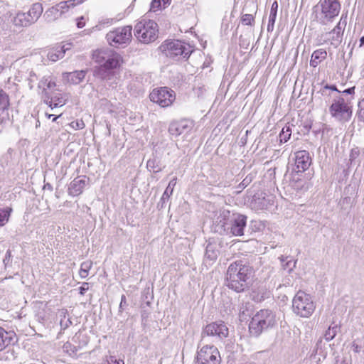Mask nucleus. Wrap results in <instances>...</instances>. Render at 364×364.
Instances as JSON below:
<instances>
[{
    "label": "nucleus",
    "instance_id": "obj_1",
    "mask_svg": "<svg viewBox=\"0 0 364 364\" xmlns=\"http://www.w3.org/2000/svg\"><path fill=\"white\" fill-rule=\"evenodd\" d=\"M252 275L253 268L247 262L237 260L231 263L228 268L226 285L237 293L243 292L248 288Z\"/></svg>",
    "mask_w": 364,
    "mask_h": 364
},
{
    "label": "nucleus",
    "instance_id": "obj_2",
    "mask_svg": "<svg viewBox=\"0 0 364 364\" xmlns=\"http://www.w3.org/2000/svg\"><path fill=\"white\" fill-rule=\"evenodd\" d=\"M276 324L275 314L269 309H261L252 316L249 324V331L252 336L257 337Z\"/></svg>",
    "mask_w": 364,
    "mask_h": 364
},
{
    "label": "nucleus",
    "instance_id": "obj_3",
    "mask_svg": "<svg viewBox=\"0 0 364 364\" xmlns=\"http://www.w3.org/2000/svg\"><path fill=\"white\" fill-rule=\"evenodd\" d=\"M134 33L141 43H150L158 38V24L153 20L142 18L135 25Z\"/></svg>",
    "mask_w": 364,
    "mask_h": 364
},
{
    "label": "nucleus",
    "instance_id": "obj_4",
    "mask_svg": "<svg viewBox=\"0 0 364 364\" xmlns=\"http://www.w3.org/2000/svg\"><path fill=\"white\" fill-rule=\"evenodd\" d=\"M294 314L301 318H309L314 313L316 305L311 296L302 291H299L292 299Z\"/></svg>",
    "mask_w": 364,
    "mask_h": 364
},
{
    "label": "nucleus",
    "instance_id": "obj_5",
    "mask_svg": "<svg viewBox=\"0 0 364 364\" xmlns=\"http://www.w3.org/2000/svg\"><path fill=\"white\" fill-rule=\"evenodd\" d=\"M321 11L316 15L317 21L323 26L331 23L339 14L341 6L338 0H321L316 7Z\"/></svg>",
    "mask_w": 364,
    "mask_h": 364
},
{
    "label": "nucleus",
    "instance_id": "obj_6",
    "mask_svg": "<svg viewBox=\"0 0 364 364\" xmlns=\"http://www.w3.org/2000/svg\"><path fill=\"white\" fill-rule=\"evenodd\" d=\"M160 48L166 56L173 60H179L181 58H188L192 53L189 46H186L178 40L165 42Z\"/></svg>",
    "mask_w": 364,
    "mask_h": 364
},
{
    "label": "nucleus",
    "instance_id": "obj_7",
    "mask_svg": "<svg viewBox=\"0 0 364 364\" xmlns=\"http://www.w3.org/2000/svg\"><path fill=\"white\" fill-rule=\"evenodd\" d=\"M43 6L40 3L33 4L27 12H18L14 18L16 26L27 27L38 21L43 13Z\"/></svg>",
    "mask_w": 364,
    "mask_h": 364
},
{
    "label": "nucleus",
    "instance_id": "obj_8",
    "mask_svg": "<svg viewBox=\"0 0 364 364\" xmlns=\"http://www.w3.org/2000/svg\"><path fill=\"white\" fill-rule=\"evenodd\" d=\"M229 335V329L222 321H215L207 324L202 330L200 344L203 343L206 337H212L214 341H223Z\"/></svg>",
    "mask_w": 364,
    "mask_h": 364
},
{
    "label": "nucleus",
    "instance_id": "obj_9",
    "mask_svg": "<svg viewBox=\"0 0 364 364\" xmlns=\"http://www.w3.org/2000/svg\"><path fill=\"white\" fill-rule=\"evenodd\" d=\"M132 31L130 26L116 28L107 33V41L110 46L116 48L128 44L132 40Z\"/></svg>",
    "mask_w": 364,
    "mask_h": 364
},
{
    "label": "nucleus",
    "instance_id": "obj_10",
    "mask_svg": "<svg viewBox=\"0 0 364 364\" xmlns=\"http://www.w3.org/2000/svg\"><path fill=\"white\" fill-rule=\"evenodd\" d=\"M331 115L339 122H348L352 116V109L342 97L335 98L329 107Z\"/></svg>",
    "mask_w": 364,
    "mask_h": 364
},
{
    "label": "nucleus",
    "instance_id": "obj_11",
    "mask_svg": "<svg viewBox=\"0 0 364 364\" xmlns=\"http://www.w3.org/2000/svg\"><path fill=\"white\" fill-rule=\"evenodd\" d=\"M220 361L219 350L213 345H204L194 360L195 364H220Z\"/></svg>",
    "mask_w": 364,
    "mask_h": 364
},
{
    "label": "nucleus",
    "instance_id": "obj_12",
    "mask_svg": "<svg viewBox=\"0 0 364 364\" xmlns=\"http://www.w3.org/2000/svg\"><path fill=\"white\" fill-rule=\"evenodd\" d=\"M151 101L158 104L161 107H167L172 105L176 100L174 91L166 87L154 89L149 95Z\"/></svg>",
    "mask_w": 364,
    "mask_h": 364
},
{
    "label": "nucleus",
    "instance_id": "obj_13",
    "mask_svg": "<svg viewBox=\"0 0 364 364\" xmlns=\"http://www.w3.org/2000/svg\"><path fill=\"white\" fill-rule=\"evenodd\" d=\"M232 215L228 210H220L219 214L213 224L214 231L220 235L227 233L228 232V226L232 220Z\"/></svg>",
    "mask_w": 364,
    "mask_h": 364
},
{
    "label": "nucleus",
    "instance_id": "obj_14",
    "mask_svg": "<svg viewBox=\"0 0 364 364\" xmlns=\"http://www.w3.org/2000/svg\"><path fill=\"white\" fill-rule=\"evenodd\" d=\"M247 224V217L241 214H232V220L228 226V232L225 235L231 234L234 236H242Z\"/></svg>",
    "mask_w": 364,
    "mask_h": 364
},
{
    "label": "nucleus",
    "instance_id": "obj_15",
    "mask_svg": "<svg viewBox=\"0 0 364 364\" xmlns=\"http://www.w3.org/2000/svg\"><path fill=\"white\" fill-rule=\"evenodd\" d=\"M193 127L194 123L190 119H183L179 121H173L169 125L168 132L172 136L177 137L183 133H188Z\"/></svg>",
    "mask_w": 364,
    "mask_h": 364
},
{
    "label": "nucleus",
    "instance_id": "obj_16",
    "mask_svg": "<svg viewBox=\"0 0 364 364\" xmlns=\"http://www.w3.org/2000/svg\"><path fill=\"white\" fill-rule=\"evenodd\" d=\"M43 102L52 109L55 107H63L66 104L68 97L65 94L60 92H49L45 91V96L42 97Z\"/></svg>",
    "mask_w": 364,
    "mask_h": 364
},
{
    "label": "nucleus",
    "instance_id": "obj_17",
    "mask_svg": "<svg viewBox=\"0 0 364 364\" xmlns=\"http://www.w3.org/2000/svg\"><path fill=\"white\" fill-rule=\"evenodd\" d=\"M347 24V16L342 15L337 25L328 33L331 36V44L339 45L343 38V32Z\"/></svg>",
    "mask_w": 364,
    "mask_h": 364
},
{
    "label": "nucleus",
    "instance_id": "obj_18",
    "mask_svg": "<svg viewBox=\"0 0 364 364\" xmlns=\"http://www.w3.org/2000/svg\"><path fill=\"white\" fill-rule=\"evenodd\" d=\"M295 166L296 172H304L309 168L311 164V158L306 150L296 151L295 154Z\"/></svg>",
    "mask_w": 364,
    "mask_h": 364
},
{
    "label": "nucleus",
    "instance_id": "obj_19",
    "mask_svg": "<svg viewBox=\"0 0 364 364\" xmlns=\"http://www.w3.org/2000/svg\"><path fill=\"white\" fill-rule=\"evenodd\" d=\"M17 341V336L14 331H6L0 326V351L14 345Z\"/></svg>",
    "mask_w": 364,
    "mask_h": 364
},
{
    "label": "nucleus",
    "instance_id": "obj_20",
    "mask_svg": "<svg viewBox=\"0 0 364 364\" xmlns=\"http://www.w3.org/2000/svg\"><path fill=\"white\" fill-rule=\"evenodd\" d=\"M10 105L9 95L3 90H0V124L9 119V107Z\"/></svg>",
    "mask_w": 364,
    "mask_h": 364
},
{
    "label": "nucleus",
    "instance_id": "obj_21",
    "mask_svg": "<svg viewBox=\"0 0 364 364\" xmlns=\"http://www.w3.org/2000/svg\"><path fill=\"white\" fill-rule=\"evenodd\" d=\"M87 184L85 178H75L70 184L68 193L70 195L77 196L81 194Z\"/></svg>",
    "mask_w": 364,
    "mask_h": 364
},
{
    "label": "nucleus",
    "instance_id": "obj_22",
    "mask_svg": "<svg viewBox=\"0 0 364 364\" xmlns=\"http://www.w3.org/2000/svg\"><path fill=\"white\" fill-rule=\"evenodd\" d=\"M176 179L177 178L175 177V178H173V179H171L169 181L168 186L166 187V188L165 191L164 192V193H163V195H162L159 202L157 204V208H158L163 209L165 207L166 203L168 201L170 196L173 193L174 186L176 184Z\"/></svg>",
    "mask_w": 364,
    "mask_h": 364
},
{
    "label": "nucleus",
    "instance_id": "obj_23",
    "mask_svg": "<svg viewBox=\"0 0 364 364\" xmlns=\"http://www.w3.org/2000/svg\"><path fill=\"white\" fill-rule=\"evenodd\" d=\"M68 49V48H65L64 46H57L48 51V58L53 62H55L59 59L63 58L66 50Z\"/></svg>",
    "mask_w": 364,
    "mask_h": 364
},
{
    "label": "nucleus",
    "instance_id": "obj_24",
    "mask_svg": "<svg viewBox=\"0 0 364 364\" xmlns=\"http://www.w3.org/2000/svg\"><path fill=\"white\" fill-rule=\"evenodd\" d=\"M63 75H66L68 82L77 85L80 84L85 77L86 70H76L70 73H65Z\"/></svg>",
    "mask_w": 364,
    "mask_h": 364
},
{
    "label": "nucleus",
    "instance_id": "obj_25",
    "mask_svg": "<svg viewBox=\"0 0 364 364\" xmlns=\"http://www.w3.org/2000/svg\"><path fill=\"white\" fill-rule=\"evenodd\" d=\"M55 86V82L53 81L50 76H44L38 84V89L42 90V97L45 96V91L48 92V90H50Z\"/></svg>",
    "mask_w": 364,
    "mask_h": 364
},
{
    "label": "nucleus",
    "instance_id": "obj_26",
    "mask_svg": "<svg viewBox=\"0 0 364 364\" xmlns=\"http://www.w3.org/2000/svg\"><path fill=\"white\" fill-rule=\"evenodd\" d=\"M327 57V53L323 49H318L315 50L311 58L310 66L316 68L321 61Z\"/></svg>",
    "mask_w": 364,
    "mask_h": 364
},
{
    "label": "nucleus",
    "instance_id": "obj_27",
    "mask_svg": "<svg viewBox=\"0 0 364 364\" xmlns=\"http://www.w3.org/2000/svg\"><path fill=\"white\" fill-rule=\"evenodd\" d=\"M119 65V55L109 52L108 55L106 56V60L102 67V71L116 68Z\"/></svg>",
    "mask_w": 364,
    "mask_h": 364
},
{
    "label": "nucleus",
    "instance_id": "obj_28",
    "mask_svg": "<svg viewBox=\"0 0 364 364\" xmlns=\"http://www.w3.org/2000/svg\"><path fill=\"white\" fill-rule=\"evenodd\" d=\"M62 16L61 12L56 6L48 9L44 14L43 18L48 23H51L58 19Z\"/></svg>",
    "mask_w": 364,
    "mask_h": 364
},
{
    "label": "nucleus",
    "instance_id": "obj_29",
    "mask_svg": "<svg viewBox=\"0 0 364 364\" xmlns=\"http://www.w3.org/2000/svg\"><path fill=\"white\" fill-rule=\"evenodd\" d=\"M278 9V3L277 1H274L271 6L270 14L269 16L268 25H267V31L272 32L274 30V26L277 18Z\"/></svg>",
    "mask_w": 364,
    "mask_h": 364
},
{
    "label": "nucleus",
    "instance_id": "obj_30",
    "mask_svg": "<svg viewBox=\"0 0 364 364\" xmlns=\"http://www.w3.org/2000/svg\"><path fill=\"white\" fill-rule=\"evenodd\" d=\"M109 53V51L105 50H99L93 53L92 59L100 65L99 72L102 71V67L105 63L106 56L108 55Z\"/></svg>",
    "mask_w": 364,
    "mask_h": 364
},
{
    "label": "nucleus",
    "instance_id": "obj_31",
    "mask_svg": "<svg viewBox=\"0 0 364 364\" xmlns=\"http://www.w3.org/2000/svg\"><path fill=\"white\" fill-rule=\"evenodd\" d=\"M219 255L216 245L208 243L206 246L205 257L210 261H215Z\"/></svg>",
    "mask_w": 364,
    "mask_h": 364
},
{
    "label": "nucleus",
    "instance_id": "obj_32",
    "mask_svg": "<svg viewBox=\"0 0 364 364\" xmlns=\"http://www.w3.org/2000/svg\"><path fill=\"white\" fill-rule=\"evenodd\" d=\"M171 4V0H152L150 11L156 12L158 10L165 9Z\"/></svg>",
    "mask_w": 364,
    "mask_h": 364
},
{
    "label": "nucleus",
    "instance_id": "obj_33",
    "mask_svg": "<svg viewBox=\"0 0 364 364\" xmlns=\"http://www.w3.org/2000/svg\"><path fill=\"white\" fill-rule=\"evenodd\" d=\"M146 167L149 171H153L154 173H158L162 170L160 161L155 157L148 160Z\"/></svg>",
    "mask_w": 364,
    "mask_h": 364
},
{
    "label": "nucleus",
    "instance_id": "obj_34",
    "mask_svg": "<svg viewBox=\"0 0 364 364\" xmlns=\"http://www.w3.org/2000/svg\"><path fill=\"white\" fill-rule=\"evenodd\" d=\"M288 257L281 256L279 259L281 261L282 265L284 269H288L290 272L293 270V269L296 267V261H293L292 259L288 260Z\"/></svg>",
    "mask_w": 364,
    "mask_h": 364
},
{
    "label": "nucleus",
    "instance_id": "obj_35",
    "mask_svg": "<svg viewBox=\"0 0 364 364\" xmlns=\"http://www.w3.org/2000/svg\"><path fill=\"white\" fill-rule=\"evenodd\" d=\"M338 329L339 326L338 325H335L333 326H330L324 334V338L326 341H330L332 339H333L334 337L336 336Z\"/></svg>",
    "mask_w": 364,
    "mask_h": 364
},
{
    "label": "nucleus",
    "instance_id": "obj_36",
    "mask_svg": "<svg viewBox=\"0 0 364 364\" xmlns=\"http://www.w3.org/2000/svg\"><path fill=\"white\" fill-rule=\"evenodd\" d=\"M11 208H0V226H4L10 217Z\"/></svg>",
    "mask_w": 364,
    "mask_h": 364
},
{
    "label": "nucleus",
    "instance_id": "obj_37",
    "mask_svg": "<svg viewBox=\"0 0 364 364\" xmlns=\"http://www.w3.org/2000/svg\"><path fill=\"white\" fill-rule=\"evenodd\" d=\"M291 129L290 127L286 126L284 127L280 134H279V140L281 143H285L287 142L291 136Z\"/></svg>",
    "mask_w": 364,
    "mask_h": 364
},
{
    "label": "nucleus",
    "instance_id": "obj_38",
    "mask_svg": "<svg viewBox=\"0 0 364 364\" xmlns=\"http://www.w3.org/2000/svg\"><path fill=\"white\" fill-rule=\"evenodd\" d=\"M63 351L68 353L70 356L76 355L77 348L69 342L64 343L63 346Z\"/></svg>",
    "mask_w": 364,
    "mask_h": 364
},
{
    "label": "nucleus",
    "instance_id": "obj_39",
    "mask_svg": "<svg viewBox=\"0 0 364 364\" xmlns=\"http://www.w3.org/2000/svg\"><path fill=\"white\" fill-rule=\"evenodd\" d=\"M241 23L246 26H252L255 23V18L252 14H244L241 17Z\"/></svg>",
    "mask_w": 364,
    "mask_h": 364
},
{
    "label": "nucleus",
    "instance_id": "obj_40",
    "mask_svg": "<svg viewBox=\"0 0 364 364\" xmlns=\"http://www.w3.org/2000/svg\"><path fill=\"white\" fill-rule=\"evenodd\" d=\"M12 255L10 250H8L6 252L5 257L3 259V263L4 265V268L6 269L7 268H10L12 267Z\"/></svg>",
    "mask_w": 364,
    "mask_h": 364
},
{
    "label": "nucleus",
    "instance_id": "obj_41",
    "mask_svg": "<svg viewBox=\"0 0 364 364\" xmlns=\"http://www.w3.org/2000/svg\"><path fill=\"white\" fill-rule=\"evenodd\" d=\"M114 19L113 18H105L101 20L98 25H97L95 27L98 28V30H100L102 27H104V26H110L113 23Z\"/></svg>",
    "mask_w": 364,
    "mask_h": 364
},
{
    "label": "nucleus",
    "instance_id": "obj_42",
    "mask_svg": "<svg viewBox=\"0 0 364 364\" xmlns=\"http://www.w3.org/2000/svg\"><path fill=\"white\" fill-rule=\"evenodd\" d=\"M358 107V118L360 121L364 122V98L359 102Z\"/></svg>",
    "mask_w": 364,
    "mask_h": 364
},
{
    "label": "nucleus",
    "instance_id": "obj_43",
    "mask_svg": "<svg viewBox=\"0 0 364 364\" xmlns=\"http://www.w3.org/2000/svg\"><path fill=\"white\" fill-rule=\"evenodd\" d=\"M360 155V150L358 147L351 149L350 153V161L352 163Z\"/></svg>",
    "mask_w": 364,
    "mask_h": 364
},
{
    "label": "nucleus",
    "instance_id": "obj_44",
    "mask_svg": "<svg viewBox=\"0 0 364 364\" xmlns=\"http://www.w3.org/2000/svg\"><path fill=\"white\" fill-rule=\"evenodd\" d=\"M55 6L58 7V10L61 12L62 14L66 12L70 9L66 1H61Z\"/></svg>",
    "mask_w": 364,
    "mask_h": 364
},
{
    "label": "nucleus",
    "instance_id": "obj_45",
    "mask_svg": "<svg viewBox=\"0 0 364 364\" xmlns=\"http://www.w3.org/2000/svg\"><path fill=\"white\" fill-rule=\"evenodd\" d=\"M71 126L75 129H82L85 127V124L82 120H77L75 122H72Z\"/></svg>",
    "mask_w": 364,
    "mask_h": 364
},
{
    "label": "nucleus",
    "instance_id": "obj_46",
    "mask_svg": "<svg viewBox=\"0 0 364 364\" xmlns=\"http://www.w3.org/2000/svg\"><path fill=\"white\" fill-rule=\"evenodd\" d=\"M252 181V177L251 176H246L243 181L238 185V188L240 189H244L245 187H247L250 183Z\"/></svg>",
    "mask_w": 364,
    "mask_h": 364
},
{
    "label": "nucleus",
    "instance_id": "obj_47",
    "mask_svg": "<svg viewBox=\"0 0 364 364\" xmlns=\"http://www.w3.org/2000/svg\"><path fill=\"white\" fill-rule=\"evenodd\" d=\"M92 267V262L91 260H87L83 262L81 265L80 268L83 270H85L89 272L90 269Z\"/></svg>",
    "mask_w": 364,
    "mask_h": 364
},
{
    "label": "nucleus",
    "instance_id": "obj_48",
    "mask_svg": "<svg viewBox=\"0 0 364 364\" xmlns=\"http://www.w3.org/2000/svg\"><path fill=\"white\" fill-rule=\"evenodd\" d=\"M127 306V304L126 296H125V295H122L121 301H120L119 306V311L122 312L124 310V307Z\"/></svg>",
    "mask_w": 364,
    "mask_h": 364
},
{
    "label": "nucleus",
    "instance_id": "obj_49",
    "mask_svg": "<svg viewBox=\"0 0 364 364\" xmlns=\"http://www.w3.org/2000/svg\"><path fill=\"white\" fill-rule=\"evenodd\" d=\"M363 347L364 346L359 345L356 341H354L352 345L353 350L355 353H360L363 350Z\"/></svg>",
    "mask_w": 364,
    "mask_h": 364
},
{
    "label": "nucleus",
    "instance_id": "obj_50",
    "mask_svg": "<svg viewBox=\"0 0 364 364\" xmlns=\"http://www.w3.org/2000/svg\"><path fill=\"white\" fill-rule=\"evenodd\" d=\"M85 26V21L83 16H80L77 18V26L79 28H82Z\"/></svg>",
    "mask_w": 364,
    "mask_h": 364
},
{
    "label": "nucleus",
    "instance_id": "obj_51",
    "mask_svg": "<svg viewBox=\"0 0 364 364\" xmlns=\"http://www.w3.org/2000/svg\"><path fill=\"white\" fill-rule=\"evenodd\" d=\"M88 283L85 282L82 287H80V294L83 295L86 291L88 290Z\"/></svg>",
    "mask_w": 364,
    "mask_h": 364
},
{
    "label": "nucleus",
    "instance_id": "obj_52",
    "mask_svg": "<svg viewBox=\"0 0 364 364\" xmlns=\"http://www.w3.org/2000/svg\"><path fill=\"white\" fill-rule=\"evenodd\" d=\"M355 87H349L343 90L342 93L346 95H353L355 93Z\"/></svg>",
    "mask_w": 364,
    "mask_h": 364
},
{
    "label": "nucleus",
    "instance_id": "obj_53",
    "mask_svg": "<svg viewBox=\"0 0 364 364\" xmlns=\"http://www.w3.org/2000/svg\"><path fill=\"white\" fill-rule=\"evenodd\" d=\"M88 274H89L88 272L83 270L81 268L80 269L79 274L81 278H86L88 276Z\"/></svg>",
    "mask_w": 364,
    "mask_h": 364
},
{
    "label": "nucleus",
    "instance_id": "obj_54",
    "mask_svg": "<svg viewBox=\"0 0 364 364\" xmlns=\"http://www.w3.org/2000/svg\"><path fill=\"white\" fill-rule=\"evenodd\" d=\"M68 5L69 6V8L74 7L76 4H77L79 1L77 0H68L66 1Z\"/></svg>",
    "mask_w": 364,
    "mask_h": 364
},
{
    "label": "nucleus",
    "instance_id": "obj_55",
    "mask_svg": "<svg viewBox=\"0 0 364 364\" xmlns=\"http://www.w3.org/2000/svg\"><path fill=\"white\" fill-rule=\"evenodd\" d=\"M324 89H328V90H333V91H336V92H341V91L338 90L337 87L336 85H326V86H324L323 87Z\"/></svg>",
    "mask_w": 364,
    "mask_h": 364
},
{
    "label": "nucleus",
    "instance_id": "obj_56",
    "mask_svg": "<svg viewBox=\"0 0 364 364\" xmlns=\"http://www.w3.org/2000/svg\"><path fill=\"white\" fill-rule=\"evenodd\" d=\"M43 188H44V189H48V190H49V191H53V186H52V185H51L50 183H48L45 184V185H44V186H43Z\"/></svg>",
    "mask_w": 364,
    "mask_h": 364
},
{
    "label": "nucleus",
    "instance_id": "obj_57",
    "mask_svg": "<svg viewBox=\"0 0 364 364\" xmlns=\"http://www.w3.org/2000/svg\"><path fill=\"white\" fill-rule=\"evenodd\" d=\"M113 364H124V362L122 360H115Z\"/></svg>",
    "mask_w": 364,
    "mask_h": 364
},
{
    "label": "nucleus",
    "instance_id": "obj_58",
    "mask_svg": "<svg viewBox=\"0 0 364 364\" xmlns=\"http://www.w3.org/2000/svg\"><path fill=\"white\" fill-rule=\"evenodd\" d=\"M364 46V36L360 38V46Z\"/></svg>",
    "mask_w": 364,
    "mask_h": 364
},
{
    "label": "nucleus",
    "instance_id": "obj_59",
    "mask_svg": "<svg viewBox=\"0 0 364 364\" xmlns=\"http://www.w3.org/2000/svg\"><path fill=\"white\" fill-rule=\"evenodd\" d=\"M61 115H62V114H59V115H58V116H53V118L52 121H53V122H56V121H57V119H58Z\"/></svg>",
    "mask_w": 364,
    "mask_h": 364
},
{
    "label": "nucleus",
    "instance_id": "obj_60",
    "mask_svg": "<svg viewBox=\"0 0 364 364\" xmlns=\"http://www.w3.org/2000/svg\"><path fill=\"white\" fill-rule=\"evenodd\" d=\"M46 116L48 119H50L51 117H53L54 116V114H48V113H46Z\"/></svg>",
    "mask_w": 364,
    "mask_h": 364
},
{
    "label": "nucleus",
    "instance_id": "obj_61",
    "mask_svg": "<svg viewBox=\"0 0 364 364\" xmlns=\"http://www.w3.org/2000/svg\"><path fill=\"white\" fill-rule=\"evenodd\" d=\"M147 316V314L146 312H143L141 314V318L142 319H144Z\"/></svg>",
    "mask_w": 364,
    "mask_h": 364
},
{
    "label": "nucleus",
    "instance_id": "obj_62",
    "mask_svg": "<svg viewBox=\"0 0 364 364\" xmlns=\"http://www.w3.org/2000/svg\"><path fill=\"white\" fill-rule=\"evenodd\" d=\"M39 126H40V122L38 120L37 122H36V127H38Z\"/></svg>",
    "mask_w": 364,
    "mask_h": 364
},
{
    "label": "nucleus",
    "instance_id": "obj_63",
    "mask_svg": "<svg viewBox=\"0 0 364 364\" xmlns=\"http://www.w3.org/2000/svg\"><path fill=\"white\" fill-rule=\"evenodd\" d=\"M33 75L35 76V74H33ZM32 76H33V74L31 73L30 77H32Z\"/></svg>",
    "mask_w": 364,
    "mask_h": 364
}]
</instances>
